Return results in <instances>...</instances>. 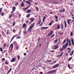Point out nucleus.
<instances>
[{"mask_svg": "<svg viewBox=\"0 0 74 74\" xmlns=\"http://www.w3.org/2000/svg\"><path fill=\"white\" fill-rule=\"evenodd\" d=\"M66 50H68V53H70V51H71V49L69 47H68L66 49Z\"/></svg>", "mask_w": 74, "mask_h": 74, "instance_id": "11", "label": "nucleus"}, {"mask_svg": "<svg viewBox=\"0 0 74 74\" xmlns=\"http://www.w3.org/2000/svg\"><path fill=\"white\" fill-rule=\"evenodd\" d=\"M53 34V31H51L50 32L49 34V36H51L52 34Z\"/></svg>", "mask_w": 74, "mask_h": 74, "instance_id": "14", "label": "nucleus"}, {"mask_svg": "<svg viewBox=\"0 0 74 74\" xmlns=\"http://www.w3.org/2000/svg\"><path fill=\"white\" fill-rule=\"evenodd\" d=\"M73 58L72 57H71L68 60V61H70V60H71V59H72Z\"/></svg>", "mask_w": 74, "mask_h": 74, "instance_id": "33", "label": "nucleus"}, {"mask_svg": "<svg viewBox=\"0 0 74 74\" xmlns=\"http://www.w3.org/2000/svg\"><path fill=\"white\" fill-rule=\"evenodd\" d=\"M51 52H52V53H53V52H55V51L53 50L51 51Z\"/></svg>", "mask_w": 74, "mask_h": 74, "instance_id": "49", "label": "nucleus"}, {"mask_svg": "<svg viewBox=\"0 0 74 74\" xmlns=\"http://www.w3.org/2000/svg\"><path fill=\"white\" fill-rule=\"evenodd\" d=\"M41 19H40L39 20V21H38V23H37V25H38L40 24V23H41Z\"/></svg>", "mask_w": 74, "mask_h": 74, "instance_id": "18", "label": "nucleus"}, {"mask_svg": "<svg viewBox=\"0 0 74 74\" xmlns=\"http://www.w3.org/2000/svg\"><path fill=\"white\" fill-rule=\"evenodd\" d=\"M65 10V9H64V8L63 9H60L59 10V12H64Z\"/></svg>", "mask_w": 74, "mask_h": 74, "instance_id": "8", "label": "nucleus"}, {"mask_svg": "<svg viewBox=\"0 0 74 74\" xmlns=\"http://www.w3.org/2000/svg\"><path fill=\"white\" fill-rule=\"evenodd\" d=\"M68 46V45L65 44L64 45H63L62 47V48L64 49H66V48H67V47Z\"/></svg>", "mask_w": 74, "mask_h": 74, "instance_id": "4", "label": "nucleus"}, {"mask_svg": "<svg viewBox=\"0 0 74 74\" xmlns=\"http://www.w3.org/2000/svg\"><path fill=\"white\" fill-rule=\"evenodd\" d=\"M25 28V30L26 29V24L25 23H24L22 25V29H23V28Z\"/></svg>", "mask_w": 74, "mask_h": 74, "instance_id": "5", "label": "nucleus"}, {"mask_svg": "<svg viewBox=\"0 0 74 74\" xmlns=\"http://www.w3.org/2000/svg\"><path fill=\"white\" fill-rule=\"evenodd\" d=\"M5 14L4 13H1V16H3Z\"/></svg>", "mask_w": 74, "mask_h": 74, "instance_id": "32", "label": "nucleus"}, {"mask_svg": "<svg viewBox=\"0 0 74 74\" xmlns=\"http://www.w3.org/2000/svg\"><path fill=\"white\" fill-rule=\"evenodd\" d=\"M11 70H12V69L10 68L9 71H10L11 72Z\"/></svg>", "mask_w": 74, "mask_h": 74, "instance_id": "63", "label": "nucleus"}, {"mask_svg": "<svg viewBox=\"0 0 74 74\" xmlns=\"http://www.w3.org/2000/svg\"><path fill=\"white\" fill-rule=\"evenodd\" d=\"M55 36L54 34H53L52 35L51 37L50 38H52L53 37H54V36Z\"/></svg>", "mask_w": 74, "mask_h": 74, "instance_id": "43", "label": "nucleus"}, {"mask_svg": "<svg viewBox=\"0 0 74 74\" xmlns=\"http://www.w3.org/2000/svg\"><path fill=\"white\" fill-rule=\"evenodd\" d=\"M59 46H57V45H55L54 46H53L52 47V48L53 49H58V48H59Z\"/></svg>", "mask_w": 74, "mask_h": 74, "instance_id": "2", "label": "nucleus"}, {"mask_svg": "<svg viewBox=\"0 0 74 74\" xmlns=\"http://www.w3.org/2000/svg\"><path fill=\"white\" fill-rule=\"evenodd\" d=\"M64 24L65 27L66 28L67 27V25H66V21H64Z\"/></svg>", "mask_w": 74, "mask_h": 74, "instance_id": "15", "label": "nucleus"}, {"mask_svg": "<svg viewBox=\"0 0 74 74\" xmlns=\"http://www.w3.org/2000/svg\"><path fill=\"white\" fill-rule=\"evenodd\" d=\"M70 14L72 16H73L74 15L72 13V12H71Z\"/></svg>", "mask_w": 74, "mask_h": 74, "instance_id": "48", "label": "nucleus"}, {"mask_svg": "<svg viewBox=\"0 0 74 74\" xmlns=\"http://www.w3.org/2000/svg\"><path fill=\"white\" fill-rule=\"evenodd\" d=\"M30 21H31V22H33V21H34V18H30Z\"/></svg>", "mask_w": 74, "mask_h": 74, "instance_id": "16", "label": "nucleus"}, {"mask_svg": "<svg viewBox=\"0 0 74 74\" xmlns=\"http://www.w3.org/2000/svg\"><path fill=\"white\" fill-rule=\"evenodd\" d=\"M30 15H31L30 14H28L27 16H26L27 18H28V17H29V16H30Z\"/></svg>", "mask_w": 74, "mask_h": 74, "instance_id": "31", "label": "nucleus"}, {"mask_svg": "<svg viewBox=\"0 0 74 74\" xmlns=\"http://www.w3.org/2000/svg\"><path fill=\"white\" fill-rule=\"evenodd\" d=\"M72 44L73 45H74V42H72Z\"/></svg>", "mask_w": 74, "mask_h": 74, "instance_id": "58", "label": "nucleus"}, {"mask_svg": "<svg viewBox=\"0 0 74 74\" xmlns=\"http://www.w3.org/2000/svg\"><path fill=\"white\" fill-rule=\"evenodd\" d=\"M65 55V56H68V53H66Z\"/></svg>", "mask_w": 74, "mask_h": 74, "instance_id": "54", "label": "nucleus"}, {"mask_svg": "<svg viewBox=\"0 0 74 74\" xmlns=\"http://www.w3.org/2000/svg\"><path fill=\"white\" fill-rule=\"evenodd\" d=\"M27 32V31H25L24 33L25 34H26V32Z\"/></svg>", "mask_w": 74, "mask_h": 74, "instance_id": "59", "label": "nucleus"}, {"mask_svg": "<svg viewBox=\"0 0 74 74\" xmlns=\"http://www.w3.org/2000/svg\"><path fill=\"white\" fill-rule=\"evenodd\" d=\"M0 51L1 52H2V51H3V48H1V47H0Z\"/></svg>", "mask_w": 74, "mask_h": 74, "instance_id": "40", "label": "nucleus"}, {"mask_svg": "<svg viewBox=\"0 0 74 74\" xmlns=\"http://www.w3.org/2000/svg\"><path fill=\"white\" fill-rule=\"evenodd\" d=\"M74 53V50H73L71 52V54H70V56H72L73 55V53Z\"/></svg>", "mask_w": 74, "mask_h": 74, "instance_id": "19", "label": "nucleus"}, {"mask_svg": "<svg viewBox=\"0 0 74 74\" xmlns=\"http://www.w3.org/2000/svg\"><path fill=\"white\" fill-rule=\"evenodd\" d=\"M66 40H64L63 43H62V44H65V43L66 42Z\"/></svg>", "mask_w": 74, "mask_h": 74, "instance_id": "34", "label": "nucleus"}, {"mask_svg": "<svg viewBox=\"0 0 74 74\" xmlns=\"http://www.w3.org/2000/svg\"><path fill=\"white\" fill-rule=\"evenodd\" d=\"M58 21H59V20H58V19H56V20H55V21L56 22H58Z\"/></svg>", "mask_w": 74, "mask_h": 74, "instance_id": "56", "label": "nucleus"}, {"mask_svg": "<svg viewBox=\"0 0 74 74\" xmlns=\"http://www.w3.org/2000/svg\"><path fill=\"white\" fill-rule=\"evenodd\" d=\"M68 67L70 69H71V67H70V64H68Z\"/></svg>", "mask_w": 74, "mask_h": 74, "instance_id": "23", "label": "nucleus"}, {"mask_svg": "<svg viewBox=\"0 0 74 74\" xmlns=\"http://www.w3.org/2000/svg\"><path fill=\"white\" fill-rule=\"evenodd\" d=\"M42 22L41 23V24L39 25V26H42Z\"/></svg>", "mask_w": 74, "mask_h": 74, "instance_id": "44", "label": "nucleus"}, {"mask_svg": "<svg viewBox=\"0 0 74 74\" xmlns=\"http://www.w3.org/2000/svg\"><path fill=\"white\" fill-rule=\"evenodd\" d=\"M48 28H49V27H41V29H48Z\"/></svg>", "mask_w": 74, "mask_h": 74, "instance_id": "13", "label": "nucleus"}, {"mask_svg": "<svg viewBox=\"0 0 74 74\" xmlns=\"http://www.w3.org/2000/svg\"><path fill=\"white\" fill-rule=\"evenodd\" d=\"M69 40L70 41V39H69V38H67L66 43L65 44H66L67 45H69Z\"/></svg>", "mask_w": 74, "mask_h": 74, "instance_id": "9", "label": "nucleus"}, {"mask_svg": "<svg viewBox=\"0 0 74 74\" xmlns=\"http://www.w3.org/2000/svg\"><path fill=\"white\" fill-rule=\"evenodd\" d=\"M63 52H62V53H61L60 55L58 56V57H60L61 56H62V55H63Z\"/></svg>", "mask_w": 74, "mask_h": 74, "instance_id": "17", "label": "nucleus"}, {"mask_svg": "<svg viewBox=\"0 0 74 74\" xmlns=\"http://www.w3.org/2000/svg\"><path fill=\"white\" fill-rule=\"evenodd\" d=\"M57 42H58V39H57L54 41L53 42H54V43H56Z\"/></svg>", "mask_w": 74, "mask_h": 74, "instance_id": "20", "label": "nucleus"}, {"mask_svg": "<svg viewBox=\"0 0 74 74\" xmlns=\"http://www.w3.org/2000/svg\"><path fill=\"white\" fill-rule=\"evenodd\" d=\"M21 5L22 7H24V5H23V3L22 2L21 4Z\"/></svg>", "mask_w": 74, "mask_h": 74, "instance_id": "35", "label": "nucleus"}, {"mask_svg": "<svg viewBox=\"0 0 74 74\" xmlns=\"http://www.w3.org/2000/svg\"><path fill=\"white\" fill-rule=\"evenodd\" d=\"M69 43V46H71V42H70V40Z\"/></svg>", "mask_w": 74, "mask_h": 74, "instance_id": "30", "label": "nucleus"}, {"mask_svg": "<svg viewBox=\"0 0 74 74\" xmlns=\"http://www.w3.org/2000/svg\"><path fill=\"white\" fill-rule=\"evenodd\" d=\"M13 44H16V41H14L13 42Z\"/></svg>", "mask_w": 74, "mask_h": 74, "instance_id": "55", "label": "nucleus"}, {"mask_svg": "<svg viewBox=\"0 0 74 74\" xmlns=\"http://www.w3.org/2000/svg\"><path fill=\"white\" fill-rule=\"evenodd\" d=\"M29 1H25V3H29Z\"/></svg>", "mask_w": 74, "mask_h": 74, "instance_id": "61", "label": "nucleus"}, {"mask_svg": "<svg viewBox=\"0 0 74 74\" xmlns=\"http://www.w3.org/2000/svg\"><path fill=\"white\" fill-rule=\"evenodd\" d=\"M16 61V58H14L12 59L11 60V62H14Z\"/></svg>", "mask_w": 74, "mask_h": 74, "instance_id": "10", "label": "nucleus"}, {"mask_svg": "<svg viewBox=\"0 0 74 74\" xmlns=\"http://www.w3.org/2000/svg\"><path fill=\"white\" fill-rule=\"evenodd\" d=\"M16 9V8H15V7L14 6L12 8V10L13 11H15V9Z\"/></svg>", "mask_w": 74, "mask_h": 74, "instance_id": "25", "label": "nucleus"}, {"mask_svg": "<svg viewBox=\"0 0 74 74\" xmlns=\"http://www.w3.org/2000/svg\"><path fill=\"white\" fill-rule=\"evenodd\" d=\"M17 58H18V60H19V59H20V57L19 56H17Z\"/></svg>", "mask_w": 74, "mask_h": 74, "instance_id": "45", "label": "nucleus"}, {"mask_svg": "<svg viewBox=\"0 0 74 74\" xmlns=\"http://www.w3.org/2000/svg\"><path fill=\"white\" fill-rule=\"evenodd\" d=\"M27 13H30V12H31V10L30 9L29 10H27Z\"/></svg>", "mask_w": 74, "mask_h": 74, "instance_id": "21", "label": "nucleus"}, {"mask_svg": "<svg viewBox=\"0 0 74 74\" xmlns=\"http://www.w3.org/2000/svg\"><path fill=\"white\" fill-rule=\"evenodd\" d=\"M30 3H31V2H29V3H28V5H29V6H28V7H30V5H31V4H30Z\"/></svg>", "mask_w": 74, "mask_h": 74, "instance_id": "36", "label": "nucleus"}, {"mask_svg": "<svg viewBox=\"0 0 74 74\" xmlns=\"http://www.w3.org/2000/svg\"><path fill=\"white\" fill-rule=\"evenodd\" d=\"M10 71H8L7 74H8V73H10Z\"/></svg>", "mask_w": 74, "mask_h": 74, "instance_id": "51", "label": "nucleus"}, {"mask_svg": "<svg viewBox=\"0 0 74 74\" xmlns=\"http://www.w3.org/2000/svg\"><path fill=\"white\" fill-rule=\"evenodd\" d=\"M51 61H52V60H47V61H46V62H51Z\"/></svg>", "mask_w": 74, "mask_h": 74, "instance_id": "39", "label": "nucleus"}, {"mask_svg": "<svg viewBox=\"0 0 74 74\" xmlns=\"http://www.w3.org/2000/svg\"><path fill=\"white\" fill-rule=\"evenodd\" d=\"M2 60H3L4 61L5 60V58H3L2 59Z\"/></svg>", "mask_w": 74, "mask_h": 74, "instance_id": "64", "label": "nucleus"}, {"mask_svg": "<svg viewBox=\"0 0 74 74\" xmlns=\"http://www.w3.org/2000/svg\"><path fill=\"white\" fill-rule=\"evenodd\" d=\"M39 74H43V73H42V72H40L39 73Z\"/></svg>", "mask_w": 74, "mask_h": 74, "instance_id": "62", "label": "nucleus"}, {"mask_svg": "<svg viewBox=\"0 0 74 74\" xmlns=\"http://www.w3.org/2000/svg\"><path fill=\"white\" fill-rule=\"evenodd\" d=\"M34 25H35V23H34L31 25L30 26L28 30V32H31V30H32V28L33 27H34Z\"/></svg>", "mask_w": 74, "mask_h": 74, "instance_id": "1", "label": "nucleus"}, {"mask_svg": "<svg viewBox=\"0 0 74 74\" xmlns=\"http://www.w3.org/2000/svg\"><path fill=\"white\" fill-rule=\"evenodd\" d=\"M56 70H53L52 71H50L47 73V74H51V73H56Z\"/></svg>", "mask_w": 74, "mask_h": 74, "instance_id": "3", "label": "nucleus"}, {"mask_svg": "<svg viewBox=\"0 0 74 74\" xmlns=\"http://www.w3.org/2000/svg\"><path fill=\"white\" fill-rule=\"evenodd\" d=\"M61 29L62 30H63V24H61Z\"/></svg>", "mask_w": 74, "mask_h": 74, "instance_id": "24", "label": "nucleus"}, {"mask_svg": "<svg viewBox=\"0 0 74 74\" xmlns=\"http://www.w3.org/2000/svg\"><path fill=\"white\" fill-rule=\"evenodd\" d=\"M45 16H44V17L43 18V22H44V21H45Z\"/></svg>", "mask_w": 74, "mask_h": 74, "instance_id": "26", "label": "nucleus"}, {"mask_svg": "<svg viewBox=\"0 0 74 74\" xmlns=\"http://www.w3.org/2000/svg\"><path fill=\"white\" fill-rule=\"evenodd\" d=\"M63 50H64L62 48H61L60 49V52H62L63 51Z\"/></svg>", "mask_w": 74, "mask_h": 74, "instance_id": "29", "label": "nucleus"}, {"mask_svg": "<svg viewBox=\"0 0 74 74\" xmlns=\"http://www.w3.org/2000/svg\"><path fill=\"white\" fill-rule=\"evenodd\" d=\"M54 16H55L56 19H58V17L56 15H55Z\"/></svg>", "mask_w": 74, "mask_h": 74, "instance_id": "37", "label": "nucleus"}, {"mask_svg": "<svg viewBox=\"0 0 74 74\" xmlns=\"http://www.w3.org/2000/svg\"><path fill=\"white\" fill-rule=\"evenodd\" d=\"M16 38H18V39H19V38H21V37H19V36H18Z\"/></svg>", "mask_w": 74, "mask_h": 74, "instance_id": "60", "label": "nucleus"}, {"mask_svg": "<svg viewBox=\"0 0 74 74\" xmlns=\"http://www.w3.org/2000/svg\"><path fill=\"white\" fill-rule=\"evenodd\" d=\"M52 23L51 22H50V23L49 24V26H51L52 25Z\"/></svg>", "mask_w": 74, "mask_h": 74, "instance_id": "38", "label": "nucleus"}, {"mask_svg": "<svg viewBox=\"0 0 74 74\" xmlns=\"http://www.w3.org/2000/svg\"><path fill=\"white\" fill-rule=\"evenodd\" d=\"M56 63V61H55L54 62H53L52 63Z\"/></svg>", "mask_w": 74, "mask_h": 74, "instance_id": "52", "label": "nucleus"}, {"mask_svg": "<svg viewBox=\"0 0 74 74\" xmlns=\"http://www.w3.org/2000/svg\"><path fill=\"white\" fill-rule=\"evenodd\" d=\"M12 16V14H11L9 16V18H11V16Z\"/></svg>", "mask_w": 74, "mask_h": 74, "instance_id": "46", "label": "nucleus"}, {"mask_svg": "<svg viewBox=\"0 0 74 74\" xmlns=\"http://www.w3.org/2000/svg\"><path fill=\"white\" fill-rule=\"evenodd\" d=\"M2 8H1L0 9V14H1V11H2Z\"/></svg>", "mask_w": 74, "mask_h": 74, "instance_id": "42", "label": "nucleus"}, {"mask_svg": "<svg viewBox=\"0 0 74 74\" xmlns=\"http://www.w3.org/2000/svg\"><path fill=\"white\" fill-rule=\"evenodd\" d=\"M51 23H54L55 22L54 21H53V20H51Z\"/></svg>", "mask_w": 74, "mask_h": 74, "instance_id": "41", "label": "nucleus"}, {"mask_svg": "<svg viewBox=\"0 0 74 74\" xmlns=\"http://www.w3.org/2000/svg\"><path fill=\"white\" fill-rule=\"evenodd\" d=\"M29 8V7L28 6V7H27L25 8H23V10H27L28 8Z\"/></svg>", "mask_w": 74, "mask_h": 74, "instance_id": "22", "label": "nucleus"}, {"mask_svg": "<svg viewBox=\"0 0 74 74\" xmlns=\"http://www.w3.org/2000/svg\"><path fill=\"white\" fill-rule=\"evenodd\" d=\"M71 21V19H68L67 21V23H68L69 25H70V22Z\"/></svg>", "mask_w": 74, "mask_h": 74, "instance_id": "12", "label": "nucleus"}, {"mask_svg": "<svg viewBox=\"0 0 74 74\" xmlns=\"http://www.w3.org/2000/svg\"><path fill=\"white\" fill-rule=\"evenodd\" d=\"M41 64H40L39 65H38L37 66V67H41Z\"/></svg>", "mask_w": 74, "mask_h": 74, "instance_id": "53", "label": "nucleus"}, {"mask_svg": "<svg viewBox=\"0 0 74 74\" xmlns=\"http://www.w3.org/2000/svg\"><path fill=\"white\" fill-rule=\"evenodd\" d=\"M71 41H72V42H74V40L73 39H71Z\"/></svg>", "mask_w": 74, "mask_h": 74, "instance_id": "57", "label": "nucleus"}, {"mask_svg": "<svg viewBox=\"0 0 74 74\" xmlns=\"http://www.w3.org/2000/svg\"><path fill=\"white\" fill-rule=\"evenodd\" d=\"M10 46L11 47V48H13V44L12 43L11 44Z\"/></svg>", "mask_w": 74, "mask_h": 74, "instance_id": "28", "label": "nucleus"}, {"mask_svg": "<svg viewBox=\"0 0 74 74\" xmlns=\"http://www.w3.org/2000/svg\"><path fill=\"white\" fill-rule=\"evenodd\" d=\"M59 64H56L54 66H53L52 67H53V69H55V68H56V67H59Z\"/></svg>", "mask_w": 74, "mask_h": 74, "instance_id": "6", "label": "nucleus"}, {"mask_svg": "<svg viewBox=\"0 0 74 74\" xmlns=\"http://www.w3.org/2000/svg\"><path fill=\"white\" fill-rule=\"evenodd\" d=\"M71 36H73V32H71Z\"/></svg>", "mask_w": 74, "mask_h": 74, "instance_id": "50", "label": "nucleus"}, {"mask_svg": "<svg viewBox=\"0 0 74 74\" xmlns=\"http://www.w3.org/2000/svg\"><path fill=\"white\" fill-rule=\"evenodd\" d=\"M15 22H14L13 23V26H15Z\"/></svg>", "mask_w": 74, "mask_h": 74, "instance_id": "47", "label": "nucleus"}, {"mask_svg": "<svg viewBox=\"0 0 74 74\" xmlns=\"http://www.w3.org/2000/svg\"><path fill=\"white\" fill-rule=\"evenodd\" d=\"M55 28L58 29H59L60 28V25L59 24H58L56 27Z\"/></svg>", "mask_w": 74, "mask_h": 74, "instance_id": "7", "label": "nucleus"}, {"mask_svg": "<svg viewBox=\"0 0 74 74\" xmlns=\"http://www.w3.org/2000/svg\"><path fill=\"white\" fill-rule=\"evenodd\" d=\"M36 9V11H38L39 10H38V8L37 7H35Z\"/></svg>", "mask_w": 74, "mask_h": 74, "instance_id": "27", "label": "nucleus"}]
</instances>
